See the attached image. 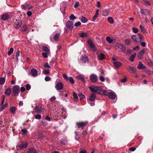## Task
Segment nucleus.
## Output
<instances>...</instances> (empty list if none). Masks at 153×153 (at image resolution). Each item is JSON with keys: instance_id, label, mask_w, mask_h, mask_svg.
<instances>
[{"instance_id": "nucleus-49", "label": "nucleus", "mask_w": 153, "mask_h": 153, "mask_svg": "<svg viewBox=\"0 0 153 153\" xmlns=\"http://www.w3.org/2000/svg\"><path fill=\"white\" fill-rule=\"evenodd\" d=\"M145 52V49H143L140 52H139V53L142 55V56L144 54Z\"/></svg>"}, {"instance_id": "nucleus-2", "label": "nucleus", "mask_w": 153, "mask_h": 153, "mask_svg": "<svg viewBox=\"0 0 153 153\" xmlns=\"http://www.w3.org/2000/svg\"><path fill=\"white\" fill-rule=\"evenodd\" d=\"M89 88L91 92L94 93H97L98 91H101L102 90V88L100 86H92L91 87H89Z\"/></svg>"}, {"instance_id": "nucleus-30", "label": "nucleus", "mask_w": 153, "mask_h": 153, "mask_svg": "<svg viewBox=\"0 0 153 153\" xmlns=\"http://www.w3.org/2000/svg\"><path fill=\"white\" fill-rule=\"evenodd\" d=\"M5 79L3 77H1L0 78V85H3L5 82Z\"/></svg>"}, {"instance_id": "nucleus-8", "label": "nucleus", "mask_w": 153, "mask_h": 153, "mask_svg": "<svg viewBox=\"0 0 153 153\" xmlns=\"http://www.w3.org/2000/svg\"><path fill=\"white\" fill-rule=\"evenodd\" d=\"M141 13L143 15L150 16V11L148 9H145L141 10Z\"/></svg>"}, {"instance_id": "nucleus-23", "label": "nucleus", "mask_w": 153, "mask_h": 153, "mask_svg": "<svg viewBox=\"0 0 153 153\" xmlns=\"http://www.w3.org/2000/svg\"><path fill=\"white\" fill-rule=\"evenodd\" d=\"M137 68L139 69H144L145 68V66L141 62H140L139 63L138 65Z\"/></svg>"}, {"instance_id": "nucleus-25", "label": "nucleus", "mask_w": 153, "mask_h": 153, "mask_svg": "<svg viewBox=\"0 0 153 153\" xmlns=\"http://www.w3.org/2000/svg\"><path fill=\"white\" fill-rule=\"evenodd\" d=\"M42 49L46 52L47 53V54H49L50 53V51L47 47L45 46H43L42 47Z\"/></svg>"}, {"instance_id": "nucleus-28", "label": "nucleus", "mask_w": 153, "mask_h": 153, "mask_svg": "<svg viewBox=\"0 0 153 153\" xmlns=\"http://www.w3.org/2000/svg\"><path fill=\"white\" fill-rule=\"evenodd\" d=\"M60 35V33H57L54 35V39L55 41H57L59 40V37Z\"/></svg>"}, {"instance_id": "nucleus-21", "label": "nucleus", "mask_w": 153, "mask_h": 153, "mask_svg": "<svg viewBox=\"0 0 153 153\" xmlns=\"http://www.w3.org/2000/svg\"><path fill=\"white\" fill-rule=\"evenodd\" d=\"M11 89L10 88H7L5 91V94L6 96H9L11 93Z\"/></svg>"}, {"instance_id": "nucleus-42", "label": "nucleus", "mask_w": 153, "mask_h": 153, "mask_svg": "<svg viewBox=\"0 0 153 153\" xmlns=\"http://www.w3.org/2000/svg\"><path fill=\"white\" fill-rule=\"evenodd\" d=\"M76 18V17H75L73 14H71L69 17V19L70 20H73Z\"/></svg>"}, {"instance_id": "nucleus-44", "label": "nucleus", "mask_w": 153, "mask_h": 153, "mask_svg": "<svg viewBox=\"0 0 153 153\" xmlns=\"http://www.w3.org/2000/svg\"><path fill=\"white\" fill-rule=\"evenodd\" d=\"M78 96L79 97L80 99L81 100L84 98L85 96L82 93H80L78 94Z\"/></svg>"}, {"instance_id": "nucleus-18", "label": "nucleus", "mask_w": 153, "mask_h": 153, "mask_svg": "<svg viewBox=\"0 0 153 153\" xmlns=\"http://www.w3.org/2000/svg\"><path fill=\"white\" fill-rule=\"evenodd\" d=\"M27 146V144L26 142H23L20 144L19 148L21 149L26 148Z\"/></svg>"}, {"instance_id": "nucleus-9", "label": "nucleus", "mask_w": 153, "mask_h": 153, "mask_svg": "<svg viewBox=\"0 0 153 153\" xmlns=\"http://www.w3.org/2000/svg\"><path fill=\"white\" fill-rule=\"evenodd\" d=\"M98 58L101 60H102L104 59L105 55L104 54L102 53L100 51L97 52V53Z\"/></svg>"}, {"instance_id": "nucleus-45", "label": "nucleus", "mask_w": 153, "mask_h": 153, "mask_svg": "<svg viewBox=\"0 0 153 153\" xmlns=\"http://www.w3.org/2000/svg\"><path fill=\"white\" fill-rule=\"evenodd\" d=\"M43 72L44 74L47 75L49 73L50 71H49V70L44 69Z\"/></svg>"}, {"instance_id": "nucleus-4", "label": "nucleus", "mask_w": 153, "mask_h": 153, "mask_svg": "<svg viewBox=\"0 0 153 153\" xmlns=\"http://www.w3.org/2000/svg\"><path fill=\"white\" fill-rule=\"evenodd\" d=\"M117 49L119 51L125 52L126 51V47L123 45L120 44H117L115 45Z\"/></svg>"}, {"instance_id": "nucleus-48", "label": "nucleus", "mask_w": 153, "mask_h": 153, "mask_svg": "<svg viewBox=\"0 0 153 153\" xmlns=\"http://www.w3.org/2000/svg\"><path fill=\"white\" fill-rule=\"evenodd\" d=\"M41 116L40 114H37L35 116V118L36 119L40 120L41 119Z\"/></svg>"}, {"instance_id": "nucleus-55", "label": "nucleus", "mask_w": 153, "mask_h": 153, "mask_svg": "<svg viewBox=\"0 0 153 153\" xmlns=\"http://www.w3.org/2000/svg\"><path fill=\"white\" fill-rule=\"evenodd\" d=\"M81 25V23L80 22H78L74 24V25L76 27H77L80 25Z\"/></svg>"}, {"instance_id": "nucleus-56", "label": "nucleus", "mask_w": 153, "mask_h": 153, "mask_svg": "<svg viewBox=\"0 0 153 153\" xmlns=\"http://www.w3.org/2000/svg\"><path fill=\"white\" fill-rule=\"evenodd\" d=\"M98 15H99V13H95V14L93 16V19L95 20L98 17Z\"/></svg>"}, {"instance_id": "nucleus-59", "label": "nucleus", "mask_w": 153, "mask_h": 153, "mask_svg": "<svg viewBox=\"0 0 153 153\" xmlns=\"http://www.w3.org/2000/svg\"><path fill=\"white\" fill-rule=\"evenodd\" d=\"M56 99V97L54 96L52 97L50 99V100L51 102H52L54 101Z\"/></svg>"}, {"instance_id": "nucleus-34", "label": "nucleus", "mask_w": 153, "mask_h": 153, "mask_svg": "<svg viewBox=\"0 0 153 153\" xmlns=\"http://www.w3.org/2000/svg\"><path fill=\"white\" fill-rule=\"evenodd\" d=\"M16 111V108L15 107H12L10 108V111L12 113H14Z\"/></svg>"}, {"instance_id": "nucleus-61", "label": "nucleus", "mask_w": 153, "mask_h": 153, "mask_svg": "<svg viewBox=\"0 0 153 153\" xmlns=\"http://www.w3.org/2000/svg\"><path fill=\"white\" fill-rule=\"evenodd\" d=\"M127 80V78L126 77H125L123 79H122L121 80V81L122 82L124 83L126 82V81Z\"/></svg>"}, {"instance_id": "nucleus-60", "label": "nucleus", "mask_w": 153, "mask_h": 153, "mask_svg": "<svg viewBox=\"0 0 153 153\" xmlns=\"http://www.w3.org/2000/svg\"><path fill=\"white\" fill-rule=\"evenodd\" d=\"M79 5V2H76L75 3L74 5V7L76 8L77 7H78Z\"/></svg>"}, {"instance_id": "nucleus-15", "label": "nucleus", "mask_w": 153, "mask_h": 153, "mask_svg": "<svg viewBox=\"0 0 153 153\" xmlns=\"http://www.w3.org/2000/svg\"><path fill=\"white\" fill-rule=\"evenodd\" d=\"M96 98V95L94 93H92L91 94L90 98L88 100V102H89V101L91 102H93Z\"/></svg>"}, {"instance_id": "nucleus-51", "label": "nucleus", "mask_w": 153, "mask_h": 153, "mask_svg": "<svg viewBox=\"0 0 153 153\" xmlns=\"http://www.w3.org/2000/svg\"><path fill=\"white\" fill-rule=\"evenodd\" d=\"M7 105V104L5 103L4 105H3L2 106L1 108V111L3 110V109H4L5 107H6Z\"/></svg>"}, {"instance_id": "nucleus-33", "label": "nucleus", "mask_w": 153, "mask_h": 153, "mask_svg": "<svg viewBox=\"0 0 153 153\" xmlns=\"http://www.w3.org/2000/svg\"><path fill=\"white\" fill-rule=\"evenodd\" d=\"M108 20L110 23L113 24L114 23V20L112 17H108Z\"/></svg>"}, {"instance_id": "nucleus-19", "label": "nucleus", "mask_w": 153, "mask_h": 153, "mask_svg": "<svg viewBox=\"0 0 153 153\" xmlns=\"http://www.w3.org/2000/svg\"><path fill=\"white\" fill-rule=\"evenodd\" d=\"M27 153H37V152L34 148H30L29 149Z\"/></svg>"}, {"instance_id": "nucleus-39", "label": "nucleus", "mask_w": 153, "mask_h": 153, "mask_svg": "<svg viewBox=\"0 0 153 153\" xmlns=\"http://www.w3.org/2000/svg\"><path fill=\"white\" fill-rule=\"evenodd\" d=\"M73 98L74 99L75 101H76L78 99V97L77 94L75 92L73 93Z\"/></svg>"}, {"instance_id": "nucleus-47", "label": "nucleus", "mask_w": 153, "mask_h": 153, "mask_svg": "<svg viewBox=\"0 0 153 153\" xmlns=\"http://www.w3.org/2000/svg\"><path fill=\"white\" fill-rule=\"evenodd\" d=\"M63 76L65 80L67 81L68 80L69 78L67 76V74H63Z\"/></svg>"}, {"instance_id": "nucleus-58", "label": "nucleus", "mask_w": 153, "mask_h": 153, "mask_svg": "<svg viewBox=\"0 0 153 153\" xmlns=\"http://www.w3.org/2000/svg\"><path fill=\"white\" fill-rule=\"evenodd\" d=\"M45 79L46 81H48L51 80V78L49 76H46L45 77Z\"/></svg>"}, {"instance_id": "nucleus-63", "label": "nucleus", "mask_w": 153, "mask_h": 153, "mask_svg": "<svg viewBox=\"0 0 153 153\" xmlns=\"http://www.w3.org/2000/svg\"><path fill=\"white\" fill-rule=\"evenodd\" d=\"M137 56L138 58L140 59H141L142 58V55H141V54H140L139 53L138 54Z\"/></svg>"}, {"instance_id": "nucleus-26", "label": "nucleus", "mask_w": 153, "mask_h": 153, "mask_svg": "<svg viewBox=\"0 0 153 153\" xmlns=\"http://www.w3.org/2000/svg\"><path fill=\"white\" fill-rule=\"evenodd\" d=\"M108 10H105L102 11V14L104 16H107L108 15Z\"/></svg>"}, {"instance_id": "nucleus-7", "label": "nucleus", "mask_w": 153, "mask_h": 153, "mask_svg": "<svg viewBox=\"0 0 153 153\" xmlns=\"http://www.w3.org/2000/svg\"><path fill=\"white\" fill-rule=\"evenodd\" d=\"M98 79L97 76L94 74H91L90 76V79L91 81L93 82H96Z\"/></svg>"}, {"instance_id": "nucleus-54", "label": "nucleus", "mask_w": 153, "mask_h": 153, "mask_svg": "<svg viewBox=\"0 0 153 153\" xmlns=\"http://www.w3.org/2000/svg\"><path fill=\"white\" fill-rule=\"evenodd\" d=\"M21 131L22 132V133H23V134H26L27 132V130L24 128V129H22Z\"/></svg>"}, {"instance_id": "nucleus-13", "label": "nucleus", "mask_w": 153, "mask_h": 153, "mask_svg": "<svg viewBox=\"0 0 153 153\" xmlns=\"http://www.w3.org/2000/svg\"><path fill=\"white\" fill-rule=\"evenodd\" d=\"M87 43L88 44L90 47L94 51H95L96 49L94 44L93 43L92 41L90 40H88L87 41Z\"/></svg>"}, {"instance_id": "nucleus-35", "label": "nucleus", "mask_w": 153, "mask_h": 153, "mask_svg": "<svg viewBox=\"0 0 153 153\" xmlns=\"http://www.w3.org/2000/svg\"><path fill=\"white\" fill-rule=\"evenodd\" d=\"M139 27L141 31L143 33H145L146 32V31L145 29L141 25H140Z\"/></svg>"}, {"instance_id": "nucleus-11", "label": "nucleus", "mask_w": 153, "mask_h": 153, "mask_svg": "<svg viewBox=\"0 0 153 153\" xmlns=\"http://www.w3.org/2000/svg\"><path fill=\"white\" fill-rule=\"evenodd\" d=\"M108 97L111 99L114 100L115 98L116 95L115 94L114 92H109L108 95Z\"/></svg>"}, {"instance_id": "nucleus-14", "label": "nucleus", "mask_w": 153, "mask_h": 153, "mask_svg": "<svg viewBox=\"0 0 153 153\" xmlns=\"http://www.w3.org/2000/svg\"><path fill=\"white\" fill-rule=\"evenodd\" d=\"M31 75L33 76H36L37 75L38 71L36 69H32L30 72Z\"/></svg>"}, {"instance_id": "nucleus-29", "label": "nucleus", "mask_w": 153, "mask_h": 153, "mask_svg": "<svg viewBox=\"0 0 153 153\" xmlns=\"http://www.w3.org/2000/svg\"><path fill=\"white\" fill-rule=\"evenodd\" d=\"M106 40L109 43H112L113 41V39H111V37L109 36H107L106 37Z\"/></svg>"}, {"instance_id": "nucleus-10", "label": "nucleus", "mask_w": 153, "mask_h": 153, "mask_svg": "<svg viewBox=\"0 0 153 153\" xmlns=\"http://www.w3.org/2000/svg\"><path fill=\"white\" fill-rule=\"evenodd\" d=\"M56 88L57 90H61L63 87V84L60 82H58L56 84Z\"/></svg>"}, {"instance_id": "nucleus-32", "label": "nucleus", "mask_w": 153, "mask_h": 153, "mask_svg": "<svg viewBox=\"0 0 153 153\" xmlns=\"http://www.w3.org/2000/svg\"><path fill=\"white\" fill-rule=\"evenodd\" d=\"M81 21L83 23H86L88 21L87 19L83 16H82L80 19Z\"/></svg>"}, {"instance_id": "nucleus-27", "label": "nucleus", "mask_w": 153, "mask_h": 153, "mask_svg": "<svg viewBox=\"0 0 153 153\" xmlns=\"http://www.w3.org/2000/svg\"><path fill=\"white\" fill-rule=\"evenodd\" d=\"M136 53H134L133 54L131 55L129 59L131 62H133L134 61V59L136 56Z\"/></svg>"}, {"instance_id": "nucleus-24", "label": "nucleus", "mask_w": 153, "mask_h": 153, "mask_svg": "<svg viewBox=\"0 0 153 153\" xmlns=\"http://www.w3.org/2000/svg\"><path fill=\"white\" fill-rule=\"evenodd\" d=\"M79 36L82 38L86 37L88 36V34L85 32H82L79 33Z\"/></svg>"}, {"instance_id": "nucleus-31", "label": "nucleus", "mask_w": 153, "mask_h": 153, "mask_svg": "<svg viewBox=\"0 0 153 153\" xmlns=\"http://www.w3.org/2000/svg\"><path fill=\"white\" fill-rule=\"evenodd\" d=\"M76 78L78 79L81 80L83 82H85V80L82 76H77Z\"/></svg>"}, {"instance_id": "nucleus-22", "label": "nucleus", "mask_w": 153, "mask_h": 153, "mask_svg": "<svg viewBox=\"0 0 153 153\" xmlns=\"http://www.w3.org/2000/svg\"><path fill=\"white\" fill-rule=\"evenodd\" d=\"M128 69L130 71H131L133 73H134L136 72V71L135 68L131 66H128Z\"/></svg>"}, {"instance_id": "nucleus-1", "label": "nucleus", "mask_w": 153, "mask_h": 153, "mask_svg": "<svg viewBox=\"0 0 153 153\" xmlns=\"http://www.w3.org/2000/svg\"><path fill=\"white\" fill-rule=\"evenodd\" d=\"M131 38L134 41L137 42H141L143 40V36L140 34L132 35L131 36Z\"/></svg>"}, {"instance_id": "nucleus-6", "label": "nucleus", "mask_w": 153, "mask_h": 153, "mask_svg": "<svg viewBox=\"0 0 153 153\" xmlns=\"http://www.w3.org/2000/svg\"><path fill=\"white\" fill-rule=\"evenodd\" d=\"M88 122H81L76 123V125L78 128H82V129H83L84 127L87 125Z\"/></svg>"}, {"instance_id": "nucleus-57", "label": "nucleus", "mask_w": 153, "mask_h": 153, "mask_svg": "<svg viewBox=\"0 0 153 153\" xmlns=\"http://www.w3.org/2000/svg\"><path fill=\"white\" fill-rule=\"evenodd\" d=\"M26 89L27 90H29L30 89V86L29 84H27L26 85Z\"/></svg>"}, {"instance_id": "nucleus-50", "label": "nucleus", "mask_w": 153, "mask_h": 153, "mask_svg": "<svg viewBox=\"0 0 153 153\" xmlns=\"http://www.w3.org/2000/svg\"><path fill=\"white\" fill-rule=\"evenodd\" d=\"M100 80L102 82H104L105 79L104 77L102 76H100L99 77Z\"/></svg>"}, {"instance_id": "nucleus-20", "label": "nucleus", "mask_w": 153, "mask_h": 153, "mask_svg": "<svg viewBox=\"0 0 153 153\" xmlns=\"http://www.w3.org/2000/svg\"><path fill=\"white\" fill-rule=\"evenodd\" d=\"M114 67L118 68L122 65V64L121 62H115L113 63Z\"/></svg>"}, {"instance_id": "nucleus-3", "label": "nucleus", "mask_w": 153, "mask_h": 153, "mask_svg": "<svg viewBox=\"0 0 153 153\" xmlns=\"http://www.w3.org/2000/svg\"><path fill=\"white\" fill-rule=\"evenodd\" d=\"M13 94L15 96H18L20 92V87L18 85H15L13 87Z\"/></svg>"}, {"instance_id": "nucleus-16", "label": "nucleus", "mask_w": 153, "mask_h": 153, "mask_svg": "<svg viewBox=\"0 0 153 153\" xmlns=\"http://www.w3.org/2000/svg\"><path fill=\"white\" fill-rule=\"evenodd\" d=\"M10 16V15L8 13H5L2 16L1 18L4 21L8 19L9 18Z\"/></svg>"}, {"instance_id": "nucleus-12", "label": "nucleus", "mask_w": 153, "mask_h": 153, "mask_svg": "<svg viewBox=\"0 0 153 153\" xmlns=\"http://www.w3.org/2000/svg\"><path fill=\"white\" fill-rule=\"evenodd\" d=\"M80 61L81 62L85 63L88 61V57L85 55L82 56L80 59Z\"/></svg>"}, {"instance_id": "nucleus-41", "label": "nucleus", "mask_w": 153, "mask_h": 153, "mask_svg": "<svg viewBox=\"0 0 153 153\" xmlns=\"http://www.w3.org/2000/svg\"><path fill=\"white\" fill-rule=\"evenodd\" d=\"M13 48H11L7 53L8 55L9 56L10 55L13 53Z\"/></svg>"}, {"instance_id": "nucleus-46", "label": "nucleus", "mask_w": 153, "mask_h": 153, "mask_svg": "<svg viewBox=\"0 0 153 153\" xmlns=\"http://www.w3.org/2000/svg\"><path fill=\"white\" fill-rule=\"evenodd\" d=\"M132 31L134 33H136L138 32V30L137 28H136L135 27H132Z\"/></svg>"}, {"instance_id": "nucleus-64", "label": "nucleus", "mask_w": 153, "mask_h": 153, "mask_svg": "<svg viewBox=\"0 0 153 153\" xmlns=\"http://www.w3.org/2000/svg\"><path fill=\"white\" fill-rule=\"evenodd\" d=\"M25 90V88L24 87H22L20 88V91L22 92H24Z\"/></svg>"}, {"instance_id": "nucleus-36", "label": "nucleus", "mask_w": 153, "mask_h": 153, "mask_svg": "<svg viewBox=\"0 0 153 153\" xmlns=\"http://www.w3.org/2000/svg\"><path fill=\"white\" fill-rule=\"evenodd\" d=\"M68 80L69 81L70 83H71L72 84H73L74 83V80L73 78L71 77H69Z\"/></svg>"}, {"instance_id": "nucleus-53", "label": "nucleus", "mask_w": 153, "mask_h": 153, "mask_svg": "<svg viewBox=\"0 0 153 153\" xmlns=\"http://www.w3.org/2000/svg\"><path fill=\"white\" fill-rule=\"evenodd\" d=\"M48 54H47V53L46 52V53H42V55L43 56L44 58H46L48 57Z\"/></svg>"}, {"instance_id": "nucleus-62", "label": "nucleus", "mask_w": 153, "mask_h": 153, "mask_svg": "<svg viewBox=\"0 0 153 153\" xmlns=\"http://www.w3.org/2000/svg\"><path fill=\"white\" fill-rule=\"evenodd\" d=\"M136 148L134 147H132L129 148L130 150L132 152L136 150Z\"/></svg>"}, {"instance_id": "nucleus-52", "label": "nucleus", "mask_w": 153, "mask_h": 153, "mask_svg": "<svg viewBox=\"0 0 153 153\" xmlns=\"http://www.w3.org/2000/svg\"><path fill=\"white\" fill-rule=\"evenodd\" d=\"M44 67L45 68H50V66L48 63H46L44 64Z\"/></svg>"}, {"instance_id": "nucleus-38", "label": "nucleus", "mask_w": 153, "mask_h": 153, "mask_svg": "<svg viewBox=\"0 0 153 153\" xmlns=\"http://www.w3.org/2000/svg\"><path fill=\"white\" fill-rule=\"evenodd\" d=\"M125 44L128 45H129L131 44V42L130 40L128 39H127L125 40Z\"/></svg>"}, {"instance_id": "nucleus-43", "label": "nucleus", "mask_w": 153, "mask_h": 153, "mask_svg": "<svg viewBox=\"0 0 153 153\" xmlns=\"http://www.w3.org/2000/svg\"><path fill=\"white\" fill-rule=\"evenodd\" d=\"M20 51L18 50L16 54V59L17 61L18 60V57L19 56Z\"/></svg>"}, {"instance_id": "nucleus-5", "label": "nucleus", "mask_w": 153, "mask_h": 153, "mask_svg": "<svg viewBox=\"0 0 153 153\" xmlns=\"http://www.w3.org/2000/svg\"><path fill=\"white\" fill-rule=\"evenodd\" d=\"M65 25L67 28L71 30H72L74 27L73 22L68 21L66 23Z\"/></svg>"}, {"instance_id": "nucleus-17", "label": "nucleus", "mask_w": 153, "mask_h": 153, "mask_svg": "<svg viewBox=\"0 0 153 153\" xmlns=\"http://www.w3.org/2000/svg\"><path fill=\"white\" fill-rule=\"evenodd\" d=\"M35 111L37 113H41L42 111V107L36 106L35 108Z\"/></svg>"}, {"instance_id": "nucleus-40", "label": "nucleus", "mask_w": 153, "mask_h": 153, "mask_svg": "<svg viewBox=\"0 0 153 153\" xmlns=\"http://www.w3.org/2000/svg\"><path fill=\"white\" fill-rule=\"evenodd\" d=\"M22 25V23L21 22H20L17 23L15 26V28H19L20 27L21 25Z\"/></svg>"}, {"instance_id": "nucleus-37", "label": "nucleus", "mask_w": 153, "mask_h": 153, "mask_svg": "<svg viewBox=\"0 0 153 153\" xmlns=\"http://www.w3.org/2000/svg\"><path fill=\"white\" fill-rule=\"evenodd\" d=\"M102 91V95H104L105 96H107V95L108 96V92H107V91L105 90H103L102 91Z\"/></svg>"}]
</instances>
